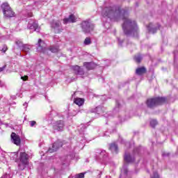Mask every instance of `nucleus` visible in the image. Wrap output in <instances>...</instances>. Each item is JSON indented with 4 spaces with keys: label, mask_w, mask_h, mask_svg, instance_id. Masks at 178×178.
<instances>
[{
    "label": "nucleus",
    "mask_w": 178,
    "mask_h": 178,
    "mask_svg": "<svg viewBox=\"0 0 178 178\" xmlns=\"http://www.w3.org/2000/svg\"><path fill=\"white\" fill-rule=\"evenodd\" d=\"M1 9H3L5 17H13L15 16V13L12 11V8H10L8 3H3L1 5Z\"/></svg>",
    "instance_id": "39448f33"
},
{
    "label": "nucleus",
    "mask_w": 178,
    "mask_h": 178,
    "mask_svg": "<svg viewBox=\"0 0 178 178\" xmlns=\"http://www.w3.org/2000/svg\"><path fill=\"white\" fill-rule=\"evenodd\" d=\"M28 29L31 30V31H37V33L40 32V26H38V23H37V22H30L28 24Z\"/></svg>",
    "instance_id": "1a4fd4ad"
},
{
    "label": "nucleus",
    "mask_w": 178,
    "mask_h": 178,
    "mask_svg": "<svg viewBox=\"0 0 178 178\" xmlns=\"http://www.w3.org/2000/svg\"><path fill=\"white\" fill-rule=\"evenodd\" d=\"M91 44V39L90 38H86L84 40L85 45H90Z\"/></svg>",
    "instance_id": "b1692460"
},
{
    "label": "nucleus",
    "mask_w": 178,
    "mask_h": 178,
    "mask_svg": "<svg viewBox=\"0 0 178 178\" xmlns=\"http://www.w3.org/2000/svg\"><path fill=\"white\" fill-rule=\"evenodd\" d=\"M145 73H147V68H145V67H138L136 70V74L138 76H143V74H145Z\"/></svg>",
    "instance_id": "f3484780"
},
{
    "label": "nucleus",
    "mask_w": 178,
    "mask_h": 178,
    "mask_svg": "<svg viewBox=\"0 0 178 178\" xmlns=\"http://www.w3.org/2000/svg\"><path fill=\"white\" fill-rule=\"evenodd\" d=\"M106 156V152L105 150H102L100 152V158H105Z\"/></svg>",
    "instance_id": "393cba45"
},
{
    "label": "nucleus",
    "mask_w": 178,
    "mask_h": 178,
    "mask_svg": "<svg viewBox=\"0 0 178 178\" xmlns=\"http://www.w3.org/2000/svg\"><path fill=\"white\" fill-rule=\"evenodd\" d=\"M19 161L21 163L18 165L19 169L20 170H24V169L29 165V154L26 152H22L19 155Z\"/></svg>",
    "instance_id": "20e7f679"
},
{
    "label": "nucleus",
    "mask_w": 178,
    "mask_h": 178,
    "mask_svg": "<svg viewBox=\"0 0 178 178\" xmlns=\"http://www.w3.org/2000/svg\"><path fill=\"white\" fill-rule=\"evenodd\" d=\"M31 16H33V13H29V17H31Z\"/></svg>",
    "instance_id": "473e14b6"
},
{
    "label": "nucleus",
    "mask_w": 178,
    "mask_h": 178,
    "mask_svg": "<svg viewBox=\"0 0 178 178\" xmlns=\"http://www.w3.org/2000/svg\"><path fill=\"white\" fill-rule=\"evenodd\" d=\"M15 43L17 44V45H18V47L21 48L22 51H24V52H29V51H30L31 49L29 44H23V43H22L20 40L16 41Z\"/></svg>",
    "instance_id": "f8f14e48"
},
{
    "label": "nucleus",
    "mask_w": 178,
    "mask_h": 178,
    "mask_svg": "<svg viewBox=\"0 0 178 178\" xmlns=\"http://www.w3.org/2000/svg\"><path fill=\"white\" fill-rule=\"evenodd\" d=\"M74 102L76 105H78V106H81V105L84 104V99L77 97L74 99Z\"/></svg>",
    "instance_id": "6ab92c4d"
},
{
    "label": "nucleus",
    "mask_w": 178,
    "mask_h": 178,
    "mask_svg": "<svg viewBox=\"0 0 178 178\" xmlns=\"http://www.w3.org/2000/svg\"><path fill=\"white\" fill-rule=\"evenodd\" d=\"M36 122L35 121H31L30 122V124H31V127H33L35 126V124H36Z\"/></svg>",
    "instance_id": "c85d7f7f"
},
{
    "label": "nucleus",
    "mask_w": 178,
    "mask_h": 178,
    "mask_svg": "<svg viewBox=\"0 0 178 178\" xmlns=\"http://www.w3.org/2000/svg\"><path fill=\"white\" fill-rule=\"evenodd\" d=\"M112 150L114 151L115 154H118L119 152V147H118V145L113 143Z\"/></svg>",
    "instance_id": "4be33fe9"
},
{
    "label": "nucleus",
    "mask_w": 178,
    "mask_h": 178,
    "mask_svg": "<svg viewBox=\"0 0 178 178\" xmlns=\"http://www.w3.org/2000/svg\"><path fill=\"white\" fill-rule=\"evenodd\" d=\"M51 27L54 29L55 33H60L62 29H60V21L54 20L51 22Z\"/></svg>",
    "instance_id": "6e6552de"
},
{
    "label": "nucleus",
    "mask_w": 178,
    "mask_h": 178,
    "mask_svg": "<svg viewBox=\"0 0 178 178\" xmlns=\"http://www.w3.org/2000/svg\"><path fill=\"white\" fill-rule=\"evenodd\" d=\"M9 156H10V158L12 161H17L18 153L17 152H11V153H10Z\"/></svg>",
    "instance_id": "aec40b11"
},
{
    "label": "nucleus",
    "mask_w": 178,
    "mask_h": 178,
    "mask_svg": "<svg viewBox=\"0 0 178 178\" xmlns=\"http://www.w3.org/2000/svg\"><path fill=\"white\" fill-rule=\"evenodd\" d=\"M76 19L74 15H70L68 18L63 19V23L64 24H67V23H76Z\"/></svg>",
    "instance_id": "4468645a"
},
{
    "label": "nucleus",
    "mask_w": 178,
    "mask_h": 178,
    "mask_svg": "<svg viewBox=\"0 0 178 178\" xmlns=\"http://www.w3.org/2000/svg\"><path fill=\"white\" fill-rule=\"evenodd\" d=\"M124 161L127 163H133V162L136 161V159L134 157H131L130 153H125L124 156Z\"/></svg>",
    "instance_id": "2eb2a0df"
},
{
    "label": "nucleus",
    "mask_w": 178,
    "mask_h": 178,
    "mask_svg": "<svg viewBox=\"0 0 178 178\" xmlns=\"http://www.w3.org/2000/svg\"><path fill=\"white\" fill-rule=\"evenodd\" d=\"M157 124H158V121L156 120H152L150 121V126L153 129H155V127H156V126H157Z\"/></svg>",
    "instance_id": "5701e85b"
},
{
    "label": "nucleus",
    "mask_w": 178,
    "mask_h": 178,
    "mask_svg": "<svg viewBox=\"0 0 178 178\" xmlns=\"http://www.w3.org/2000/svg\"><path fill=\"white\" fill-rule=\"evenodd\" d=\"M74 178H84V173H80L75 176Z\"/></svg>",
    "instance_id": "a878e982"
},
{
    "label": "nucleus",
    "mask_w": 178,
    "mask_h": 178,
    "mask_svg": "<svg viewBox=\"0 0 178 178\" xmlns=\"http://www.w3.org/2000/svg\"><path fill=\"white\" fill-rule=\"evenodd\" d=\"M115 13H122V10L120 9V8H118V10H115Z\"/></svg>",
    "instance_id": "7c9ffc66"
},
{
    "label": "nucleus",
    "mask_w": 178,
    "mask_h": 178,
    "mask_svg": "<svg viewBox=\"0 0 178 178\" xmlns=\"http://www.w3.org/2000/svg\"><path fill=\"white\" fill-rule=\"evenodd\" d=\"M26 105H27V103L24 104V106H26Z\"/></svg>",
    "instance_id": "72a5a7b5"
},
{
    "label": "nucleus",
    "mask_w": 178,
    "mask_h": 178,
    "mask_svg": "<svg viewBox=\"0 0 178 178\" xmlns=\"http://www.w3.org/2000/svg\"><path fill=\"white\" fill-rule=\"evenodd\" d=\"M117 104L118 105V107L120 106V104H119V102H117Z\"/></svg>",
    "instance_id": "f704fd0d"
},
{
    "label": "nucleus",
    "mask_w": 178,
    "mask_h": 178,
    "mask_svg": "<svg viewBox=\"0 0 178 178\" xmlns=\"http://www.w3.org/2000/svg\"><path fill=\"white\" fill-rule=\"evenodd\" d=\"M37 50L39 52H42L43 54H48L49 51H51L53 54H56V52H59V48L58 47H51L49 49L45 47V43L42 42L41 39L38 40V47Z\"/></svg>",
    "instance_id": "7ed1b4c3"
},
{
    "label": "nucleus",
    "mask_w": 178,
    "mask_h": 178,
    "mask_svg": "<svg viewBox=\"0 0 178 178\" xmlns=\"http://www.w3.org/2000/svg\"><path fill=\"white\" fill-rule=\"evenodd\" d=\"M5 67H6V66H3L2 67H0V72H3V70H5Z\"/></svg>",
    "instance_id": "2f4dec72"
},
{
    "label": "nucleus",
    "mask_w": 178,
    "mask_h": 178,
    "mask_svg": "<svg viewBox=\"0 0 178 178\" xmlns=\"http://www.w3.org/2000/svg\"><path fill=\"white\" fill-rule=\"evenodd\" d=\"M81 26L83 33H91L94 31V24L90 22V21L82 22Z\"/></svg>",
    "instance_id": "423d86ee"
},
{
    "label": "nucleus",
    "mask_w": 178,
    "mask_h": 178,
    "mask_svg": "<svg viewBox=\"0 0 178 178\" xmlns=\"http://www.w3.org/2000/svg\"><path fill=\"white\" fill-rule=\"evenodd\" d=\"M11 140L15 145H20V143H22L20 136L13 132L11 134Z\"/></svg>",
    "instance_id": "9b49d317"
},
{
    "label": "nucleus",
    "mask_w": 178,
    "mask_h": 178,
    "mask_svg": "<svg viewBox=\"0 0 178 178\" xmlns=\"http://www.w3.org/2000/svg\"><path fill=\"white\" fill-rule=\"evenodd\" d=\"M83 66L86 67L88 70H92V69H95V67H97V65L92 62L84 63Z\"/></svg>",
    "instance_id": "a211bd4d"
},
{
    "label": "nucleus",
    "mask_w": 178,
    "mask_h": 178,
    "mask_svg": "<svg viewBox=\"0 0 178 178\" xmlns=\"http://www.w3.org/2000/svg\"><path fill=\"white\" fill-rule=\"evenodd\" d=\"M104 17L111 18L112 16V6L106 5L102 12Z\"/></svg>",
    "instance_id": "0eeeda50"
},
{
    "label": "nucleus",
    "mask_w": 178,
    "mask_h": 178,
    "mask_svg": "<svg viewBox=\"0 0 178 178\" xmlns=\"http://www.w3.org/2000/svg\"><path fill=\"white\" fill-rule=\"evenodd\" d=\"M122 20H124L122 29L124 30V34L129 35V34H131V33H136L138 31V26H137V23H136V21H131L127 17V13L124 12Z\"/></svg>",
    "instance_id": "f257e3e1"
},
{
    "label": "nucleus",
    "mask_w": 178,
    "mask_h": 178,
    "mask_svg": "<svg viewBox=\"0 0 178 178\" xmlns=\"http://www.w3.org/2000/svg\"><path fill=\"white\" fill-rule=\"evenodd\" d=\"M21 79L24 81H26L29 79V76H22Z\"/></svg>",
    "instance_id": "c756f323"
},
{
    "label": "nucleus",
    "mask_w": 178,
    "mask_h": 178,
    "mask_svg": "<svg viewBox=\"0 0 178 178\" xmlns=\"http://www.w3.org/2000/svg\"><path fill=\"white\" fill-rule=\"evenodd\" d=\"M65 127V124H63V121L60 120L56 122L54 126V130H57L58 131H62L63 130V127Z\"/></svg>",
    "instance_id": "ddd939ff"
},
{
    "label": "nucleus",
    "mask_w": 178,
    "mask_h": 178,
    "mask_svg": "<svg viewBox=\"0 0 178 178\" xmlns=\"http://www.w3.org/2000/svg\"><path fill=\"white\" fill-rule=\"evenodd\" d=\"M151 178H159V175L158 172H153V176H152Z\"/></svg>",
    "instance_id": "bb28decb"
},
{
    "label": "nucleus",
    "mask_w": 178,
    "mask_h": 178,
    "mask_svg": "<svg viewBox=\"0 0 178 178\" xmlns=\"http://www.w3.org/2000/svg\"><path fill=\"white\" fill-rule=\"evenodd\" d=\"M168 102V99L164 97H154L147 99L146 105L147 108L152 109L156 106H161Z\"/></svg>",
    "instance_id": "f03ea898"
},
{
    "label": "nucleus",
    "mask_w": 178,
    "mask_h": 178,
    "mask_svg": "<svg viewBox=\"0 0 178 178\" xmlns=\"http://www.w3.org/2000/svg\"><path fill=\"white\" fill-rule=\"evenodd\" d=\"M134 59L136 62V63H141L143 58L141 57V55H137L134 57Z\"/></svg>",
    "instance_id": "412c9836"
},
{
    "label": "nucleus",
    "mask_w": 178,
    "mask_h": 178,
    "mask_svg": "<svg viewBox=\"0 0 178 178\" xmlns=\"http://www.w3.org/2000/svg\"><path fill=\"white\" fill-rule=\"evenodd\" d=\"M60 147H62V142L57 141L53 144L51 148L49 149L48 152L50 154H52V152H56V151H58Z\"/></svg>",
    "instance_id": "9d476101"
},
{
    "label": "nucleus",
    "mask_w": 178,
    "mask_h": 178,
    "mask_svg": "<svg viewBox=\"0 0 178 178\" xmlns=\"http://www.w3.org/2000/svg\"><path fill=\"white\" fill-rule=\"evenodd\" d=\"M1 51H2V52H6V51H8V47L7 46H3Z\"/></svg>",
    "instance_id": "cd10ccee"
},
{
    "label": "nucleus",
    "mask_w": 178,
    "mask_h": 178,
    "mask_svg": "<svg viewBox=\"0 0 178 178\" xmlns=\"http://www.w3.org/2000/svg\"><path fill=\"white\" fill-rule=\"evenodd\" d=\"M72 69L75 71V73H76V74H79V76H83V74H84V70L79 65L73 66Z\"/></svg>",
    "instance_id": "dca6fc26"
}]
</instances>
